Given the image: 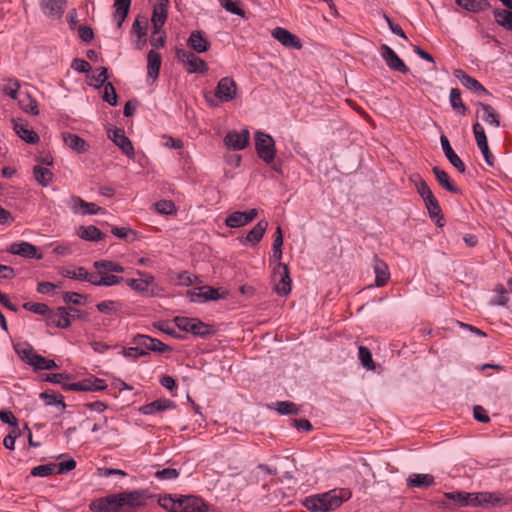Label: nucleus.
Masks as SVG:
<instances>
[{
    "instance_id": "f257e3e1",
    "label": "nucleus",
    "mask_w": 512,
    "mask_h": 512,
    "mask_svg": "<svg viewBox=\"0 0 512 512\" xmlns=\"http://www.w3.org/2000/svg\"><path fill=\"white\" fill-rule=\"evenodd\" d=\"M351 496L352 493L348 489H333L306 497L303 500V506L312 512H330L339 508Z\"/></svg>"
},
{
    "instance_id": "f03ea898",
    "label": "nucleus",
    "mask_w": 512,
    "mask_h": 512,
    "mask_svg": "<svg viewBox=\"0 0 512 512\" xmlns=\"http://www.w3.org/2000/svg\"><path fill=\"white\" fill-rule=\"evenodd\" d=\"M159 505L170 512H207L208 505L196 496H180L174 498L172 495L160 497Z\"/></svg>"
},
{
    "instance_id": "7ed1b4c3",
    "label": "nucleus",
    "mask_w": 512,
    "mask_h": 512,
    "mask_svg": "<svg viewBox=\"0 0 512 512\" xmlns=\"http://www.w3.org/2000/svg\"><path fill=\"white\" fill-rule=\"evenodd\" d=\"M14 349L21 360L32 366L34 370H52L59 367L54 360L47 359L37 354L34 348L28 343L16 344Z\"/></svg>"
},
{
    "instance_id": "20e7f679",
    "label": "nucleus",
    "mask_w": 512,
    "mask_h": 512,
    "mask_svg": "<svg viewBox=\"0 0 512 512\" xmlns=\"http://www.w3.org/2000/svg\"><path fill=\"white\" fill-rule=\"evenodd\" d=\"M255 149L258 156L266 163L271 164L276 156L275 141L267 133H255Z\"/></svg>"
},
{
    "instance_id": "39448f33",
    "label": "nucleus",
    "mask_w": 512,
    "mask_h": 512,
    "mask_svg": "<svg viewBox=\"0 0 512 512\" xmlns=\"http://www.w3.org/2000/svg\"><path fill=\"white\" fill-rule=\"evenodd\" d=\"M199 291L188 290L186 292L187 297L191 302H206V301H217L225 299L227 292L220 288H214L211 286H202L198 288Z\"/></svg>"
},
{
    "instance_id": "423d86ee",
    "label": "nucleus",
    "mask_w": 512,
    "mask_h": 512,
    "mask_svg": "<svg viewBox=\"0 0 512 512\" xmlns=\"http://www.w3.org/2000/svg\"><path fill=\"white\" fill-rule=\"evenodd\" d=\"M121 501L123 499H120L119 493L110 494L93 500L89 504V509L93 512H120L123 510Z\"/></svg>"
},
{
    "instance_id": "0eeeda50",
    "label": "nucleus",
    "mask_w": 512,
    "mask_h": 512,
    "mask_svg": "<svg viewBox=\"0 0 512 512\" xmlns=\"http://www.w3.org/2000/svg\"><path fill=\"white\" fill-rule=\"evenodd\" d=\"M275 291L280 296H286L291 291V279L289 269L286 264L279 262L274 268Z\"/></svg>"
},
{
    "instance_id": "6e6552de",
    "label": "nucleus",
    "mask_w": 512,
    "mask_h": 512,
    "mask_svg": "<svg viewBox=\"0 0 512 512\" xmlns=\"http://www.w3.org/2000/svg\"><path fill=\"white\" fill-rule=\"evenodd\" d=\"M132 343L135 345L134 347L125 348L122 351V354L130 358L132 356V352H135V357H141L148 354L149 351H152L153 338L143 334H137L133 337Z\"/></svg>"
},
{
    "instance_id": "1a4fd4ad",
    "label": "nucleus",
    "mask_w": 512,
    "mask_h": 512,
    "mask_svg": "<svg viewBox=\"0 0 512 512\" xmlns=\"http://www.w3.org/2000/svg\"><path fill=\"white\" fill-rule=\"evenodd\" d=\"M238 86L231 77L221 78L215 88V97L222 102H230L237 96Z\"/></svg>"
},
{
    "instance_id": "9d476101",
    "label": "nucleus",
    "mask_w": 512,
    "mask_h": 512,
    "mask_svg": "<svg viewBox=\"0 0 512 512\" xmlns=\"http://www.w3.org/2000/svg\"><path fill=\"white\" fill-rule=\"evenodd\" d=\"M123 510L125 508H139L145 506L149 498V494L146 490H134L128 492L119 493Z\"/></svg>"
},
{
    "instance_id": "9b49d317",
    "label": "nucleus",
    "mask_w": 512,
    "mask_h": 512,
    "mask_svg": "<svg viewBox=\"0 0 512 512\" xmlns=\"http://www.w3.org/2000/svg\"><path fill=\"white\" fill-rule=\"evenodd\" d=\"M258 216V210L252 208L248 211H235L225 219V225L229 228H239L252 222Z\"/></svg>"
},
{
    "instance_id": "f8f14e48",
    "label": "nucleus",
    "mask_w": 512,
    "mask_h": 512,
    "mask_svg": "<svg viewBox=\"0 0 512 512\" xmlns=\"http://www.w3.org/2000/svg\"><path fill=\"white\" fill-rule=\"evenodd\" d=\"M381 55L390 69L402 74H408L410 72V69L403 60L388 45L383 44L381 46Z\"/></svg>"
},
{
    "instance_id": "ddd939ff",
    "label": "nucleus",
    "mask_w": 512,
    "mask_h": 512,
    "mask_svg": "<svg viewBox=\"0 0 512 512\" xmlns=\"http://www.w3.org/2000/svg\"><path fill=\"white\" fill-rule=\"evenodd\" d=\"M108 137L113 143L118 146L121 151L129 158H133L135 155L134 147L130 139L125 135V132L121 128H115L108 130Z\"/></svg>"
},
{
    "instance_id": "4468645a",
    "label": "nucleus",
    "mask_w": 512,
    "mask_h": 512,
    "mask_svg": "<svg viewBox=\"0 0 512 512\" xmlns=\"http://www.w3.org/2000/svg\"><path fill=\"white\" fill-rule=\"evenodd\" d=\"M47 326H54L57 328H68L71 326L70 312L67 307H58L56 310H49L46 316Z\"/></svg>"
},
{
    "instance_id": "2eb2a0df",
    "label": "nucleus",
    "mask_w": 512,
    "mask_h": 512,
    "mask_svg": "<svg viewBox=\"0 0 512 512\" xmlns=\"http://www.w3.org/2000/svg\"><path fill=\"white\" fill-rule=\"evenodd\" d=\"M8 252L28 259L40 260L43 258L42 253L38 252V248L35 245L25 241L12 243L8 248Z\"/></svg>"
},
{
    "instance_id": "dca6fc26",
    "label": "nucleus",
    "mask_w": 512,
    "mask_h": 512,
    "mask_svg": "<svg viewBox=\"0 0 512 512\" xmlns=\"http://www.w3.org/2000/svg\"><path fill=\"white\" fill-rule=\"evenodd\" d=\"M453 75L455 76V78H457L460 81V83L464 87H466L467 89L476 93L477 95H479V96L489 95L488 90L477 79L466 74L463 70L455 69L453 71Z\"/></svg>"
},
{
    "instance_id": "f3484780",
    "label": "nucleus",
    "mask_w": 512,
    "mask_h": 512,
    "mask_svg": "<svg viewBox=\"0 0 512 512\" xmlns=\"http://www.w3.org/2000/svg\"><path fill=\"white\" fill-rule=\"evenodd\" d=\"M250 139V133L247 129L241 131H230L224 138L225 145L233 150L244 149Z\"/></svg>"
},
{
    "instance_id": "a211bd4d",
    "label": "nucleus",
    "mask_w": 512,
    "mask_h": 512,
    "mask_svg": "<svg viewBox=\"0 0 512 512\" xmlns=\"http://www.w3.org/2000/svg\"><path fill=\"white\" fill-rule=\"evenodd\" d=\"M476 117L487 125L498 128L500 126L499 113L489 104L479 102L477 104Z\"/></svg>"
},
{
    "instance_id": "6ab92c4d",
    "label": "nucleus",
    "mask_w": 512,
    "mask_h": 512,
    "mask_svg": "<svg viewBox=\"0 0 512 512\" xmlns=\"http://www.w3.org/2000/svg\"><path fill=\"white\" fill-rule=\"evenodd\" d=\"M466 501L464 506H486L495 505L500 502V499L493 493L479 492V493H467Z\"/></svg>"
},
{
    "instance_id": "aec40b11",
    "label": "nucleus",
    "mask_w": 512,
    "mask_h": 512,
    "mask_svg": "<svg viewBox=\"0 0 512 512\" xmlns=\"http://www.w3.org/2000/svg\"><path fill=\"white\" fill-rule=\"evenodd\" d=\"M272 36L287 48L301 49L302 43L298 36L285 28L276 27L272 31Z\"/></svg>"
},
{
    "instance_id": "412c9836",
    "label": "nucleus",
    "mask_w": 512,
    "mask_h": 512,
    "mask_svg": "<svg viewBox=\"0 0 512 512\" xmlns=\"http://www.w3.org/2000/svg\"><path fill=\"white\" fill-rule=\"evenodd\" d=\"M39 4L45 16L59 19L65 11L66 0H40Z\"/></svg>"
},
{
    "instance_id": "4be33fe9",
    "label": "nucleus",
    "mask_w": 512,
    "mask_h": 512,
    "mask_svg": "<svg viewBox=\"0 0 512 512\" xmlns=\"http://www.w3.org/2000/svg\"><path fill=\"white\" fill-rule=\"evenodd\" d=\"M440 143L441 147L443 149V152L448 159V161L451 163L452 166H454L460 173L466 172V167L463 163V161L460 159V157L454 152L452 149L450 142L448 138L442 134L440 137Z\"/></svg>"
},
{
    "instance_id": "5701e85b",
    "label": "nucleus",
    "mask_w": 512,
    "mask_h": 512,
    "mask_svg": "<svg viewBox=\"0 0 512 512\" xmlns=\"http://www.w3.org/2000/svg\"><path fill=\"white\" fill-rule=\"evenodd\" d=\"M187 45L196 53H204L209 50L211 44L202 31L195 30L191 32Z\"/></svg>"
},
{
    "instance_id": "b1692460",
    "label": "nucleus",
    "mask_w": 512,
    "mask_h": 512,
    "mask_svg": "<svg viewBox=\"0 0 512 512\" xmlns=\"http://www.w3.org/2000/svg\"><path fill=\"white\" fill-rule=\"evenodd\" d=\"M373 269L375 273V285L377 287L384 286L390 279V272L387 264L378 256H373Z\"/></svg>"
},
{
    "instance_id": "393cba45",
    "label": "nucleus",
    "mask_w": 512,
    "mask_h": 512,
    "mask_svg": "<svg viewBox=\"0 0 512 512\" xmlns=\"http://www.w3.org/2000/svg\"><path fill=\"white\" fill-rule=\"evenodd\" d=\"M70 208L74 212H80L82 215H94L102 210V208L95 203L86 202L77 196L71 197Z\"/></svg>"
},
{
    "instance_id": "a878e982",
    "label": "nucleus",
    "mask_w": 512,
    "mask_h": 512,
    "mask_svg": "<svg viewBox=\"0 0 512 512\" xmlns=\"http://www.w3.org/2000/svg\"><path fill=\"white\" fill-rule=\"evenodd\" d=\"M175 407L173 401L165 398L156 399L155 401L145 404L139 408V411L144 415H153L158 412Z\"/></svg>"
},
{
    "instance_id": "bb28decb",
    "label": "nucleus",
    "mask_w": 512,
    "mask_h": 512,
    "mask_svg": "<svg viewBox=\"0 0 512 512\" xmlns=\"http://www.w3.org/2000/svg\"><path fill=\"white\" fill-rule=\"evenodd\" d=\"M62 138L64 144L77 153H86L89 150V144L76 134L65 132Z\"/></svg>"
},
{
    "instance_id": "cd10ccee",
    "label": "nucleus",
    "mask_w": 512,
    "mask_h": 512,
    "mask_svg": "<svg viewBox=\"0 0 512 512\" xmlns=\"http://www.w3.org/2000/svg\"><path fill=\"white\" fill-rule=\"evenodd\" d=\"M434 483L435 479L431 474L413 473L406 479L409 488H428Z\"/></svg>"
},
{
    "instance_id": "c85d7f7f",
    "label": "nucleus",
    "mask_w": 512,
    "mask_h": 512,
    "mask_svg": "<svg viewBox=\"0 0 512 512\" xmlns=\"http://www.w3.org/2000/svg\"><path fill=\"white\" fill-rule=\"evenodd\" d=\"M161 68V56L155 50H150L147 54V76L155 81Z\"/></svg>"
},
{
    "instance_id": "c756f323",
    "label": "nucleus",
    "mask_w": 512,
    "mask_h": 512,
    "mask_svg": "<svg viewBox=\"0 0 512 512\" xmlns=\"http://www.w3.org/2000/svg\"><path fill=\"white\" fill-rule=\"evenodd\" d=\"M433 174L435 175L438 183L447 191L454 193V194H460L461 190L454 185V183L450 180L448 174L439 168L438 166L433 167L432 169Z\"/></svg>"
},
{
    "instance_id": "7c9ffc66",
    "label": "nucleus",
    "mask_w": 512,
    "mask_h": 512,
    "mask_svg": "<svg viewBox=\"0 0 512 512\" xmlns=\"http://www.w3.org/2000/svg\"><path fill=\"white\" fill-rule=\"evenodd\" d=\"M14 130L16 134L26 143L36 144L39 142L40 138L38 134L34 130L29 129L26 124L15 123Z\"/></svg>"
},
{
    "instance_id": "2f4dec72",
    "label": "nucleus",
    "mask_w": 512,
    "mask_h": 512,
    "mask_svg": "<svg viewBox=\"0 0 512 512\" xmlns=\"http://www.w3.org/2000/svg\"><path fill=\"white\" fill-rule=\"evenodd\" d=\"M123 280L122 277L108 274L105 271H98L94 273L93 285L95 286H114Z\"/></svg>"
},
{
    "instance_id": "473e14b6",
    "label": "nucleus",
    "mask_w": 512,
    "mask_h": 512,
    "mask_svg": "<svg viewBox=\"0 0 512 512\" xmlns=\"http://www.w3.org/2000/svg\"><path fill=\"white\" fill-rule=\"evenodd\" d=\"M131 5V0H115L114 2V18L117 21V27L121 28L125 21Z\"/></svg>"
},
{
    "instance_id": "72a5a7b5",
    "label": "nucleus",
    "mask_w": 512,
    "mask_h": 512,
    "mask_svg": "<svg viewBox=\"0 0 512 512\" xmlns=\"http://www.w3.org/2000/svg\"><path fill=\"white\" fill-rule=\"evenodd\" d=\"M268 228L266 220H260L246 235V242L255 245L259 243Z\"/></svg>"
},
{
    "instance_id": "f704fd0d",
    "label": "nucleus",
    "mask_w": 512,
    "mask_h": 512,
    "mask_svg": "<svg viewBox=\"0 0 512 512\" xmlns=\"http://www.w3.org/2000/svg\"><path fill=\"white\" fill-rule=\"evenodd\" d=\"M456 3L463 9L473 13H479L490 7L488 0H456Z\"/></svg>"
},
{
    "instance_id": "c9c22d12",
    "label": "nucleus",
    "mask_w": 512,
    "mask_h": 512,
    "mask_svg": "<svg viewBox=\"0 0 512 512\" xmlns=\"http://www.w3.org/2000/svg\"><path fill=\"white\" fill-rule=\"evenodd\" d=\"M78 235L81 239L86 241H100L104 239L105 235L94 225L81 226Z\"/></svg>"
},
{
    "instance_id": "e433bc0d",
    "label": "nucleus",
    "mask_w": 512,
    "mask_h": 512,
    "mask_svg": "<svg viewBox=\"0 0 512 512\" xmlns=\"http://www.w3.org/2000/svg\"><path fill=\"white\" fill-rule=\"evenodd\" d=\"M33 174L35 180L43 187H47L53 180V173L41 165H36L33 168Z\"/></svg>"
},
{
    "instance_id": "4c0bfd02",
    "label": "nucleus",
    "mask_w": 512,
    "mask_h": 512,
    "mask_svg": "<svg viewBox=\"0 0 512 512\" xmlns=\"http://www.w3.org/2000/svg\"><path fill=\"white\" fill-rule=\"evenodd\" d=\"M154 277L151 275H146L144 279H128L126 280V284L131 287L133 290L140 292V293H146L149 292V285L153 283Z\"/></svg>"
},
{
    "instance_id": "58836bf2",
    "label": "nucleus",
    "mask_w": 512,
    "mask_h": 512,
    "mask_svg": "<svg viewBox=\"0 0 512 512\" xmlns=\"http://www.w3.org/2000/svg\"><path fill=\"white\" fill-rule=\"evenodd\" d=\"M62 275L70 279L87 281L93 285L94 273L87 272L83 267H78L76 270L66 269Z\"/></svg>"
},
{
    "instance_id": "ea45409f",
    "label": "nucleus",
    "mask_w": 512,
    "mask_h": 512,
    "mask_svg": "<svg viewBox=\"0 0 512 512\" xmlns=\"http://www.w3.org/2000/svg\"><path fill=\"white\" fill-rule=\"evenodd\" d=\"M19 105L27 113L32 115H38L39 113L37 101L28 93L20 94Z\"/></svg>"
},
{
    "instance_id": "a19ab883",
    "label": "nucleus",
    "mask_w": 512,
    "mask_h": 512,
    "mask_svg": "<svg viewBox=\"0 0 512 512\" xmlns=\"http://www.w3.org/2000/svg\"><path fill=\"white\" fill-rule=\"evenodd\" d=\"M449 101L453 110L458 111L461 115H465L467 108L461 99V91L458 88L450 90Z\"/></svg>"
},
{
    "instance_id": "79ce46f5",
    "label": "nucleus",
    "mask_w": 512,
    "mask_h": 512,
    "mask_svg": "<svg viewBox=\"0 0 512 512\" xmlns=\"http://www.w3.org/2000/svg\"><path fill=\"white\" fill-rule=\"evenodd\" d=\"M94 267L97 269V271H105L107 272H116V273H123L124 267L120 264L109 261V260H99L94 262Z\"/></svg>"
},
{
    "instance_id": "37998d69",
    "label": "nucleus",
    "mask_w": 512,
    "mask_h": 512,
    "mask_svg": "<svg viewBox=\"0 0 512 512\" xmlns=\"http://www.w3.org/2000/svg\"><path fill=\"white\" fill-rule=\"evenodd\" d=\"M40 397L45 401L46 405H58L62 410H65L66 404L64 403L63 396L53 391H45L40 394Z\"/></svg>"
},
{
    "instance_id": "c03bdc74",
    "label": "nucleus",
    "mask_w": 512,
    "mask_h": 512,
    "mask_svg": "<svg viewBox=\"0 0 512 512\" xmlns=\"http://www.w3.org/2000/svg\"><path fill=\"white\" fill-rule=\"evenodd\" d=\"M494 16L496 22L504 27L505 29L509 30L512 29V12L509 10H495Z\"/></svg>"
},
{
    "instance_id": "a18cd8bd",
    "label": "nucleus",
    "mask_w": 512,
    "mask_h": 512,
    "mask_svg": "<svg viewBox=\"0 0 512 512\" xmlns=\"http://www.w3.org/2000/svg\"><path fill=\"white\" fill-rule=\"evenodd\" d=\"M494 16L496 22L504 27L505 29L509 30L512 29V12L509 10H495Z\"/></svg>"
},
{
    "instance_id": "49530a36",
    "label": "nucleus",
    "mask_w": 512,
    "mask_h": 512,
    "mask_svg": "<svg viewBox=\"0 0 512 512\" xmlns=\"http://www.w3.org/2000/svg\"><path fill=\"white\" fill-rule=\"evenodd\" d=\"M190 328V333H192L195 336L206 337L211 334L209 325L195 318H192Z\"/></svg>"
},
{
    "instance_id": "de8ad7c7",
    "label": "nucleus",
    "mask_w": 512,
    "mask_h": 512,
    "mask_svg": "<svg viewBox=\"0 0 512 512\" xmlns=\"http://www.w3.org/2000/svg\"><path fill=\"white\" fill-rule=\"evenodd\" d=\"M220 5L231 14L245 17V11L239 6V0H219Z\"/></svg>"
},
{
    "instance_id": "09e8293b",
    "label": "nucleus",
    "mask_w": 512,
    "mask_h": 512,
    "mask_svg": "<svg viewBox=\"0 0 512 512\" xmlns=\"http://www.w3.org/2000/svg\"><path fill=\"white\" fill-rule=\"evenodd\" d=\"M167 20V5L165 3H157L153 7L151 22L164 23Z\"/></svg>"
},
{
    "instance_id": "8fccbe9b",
    "label": "nucleus",
    "mask_w": 512,
    "mask_h": 512,
    "mask_svg": "<svg viewBox=\"0 0 512 512\" xmlns=\"http://www.w3.org/2000/svg\"><path fill=\"white\" fill-rule=\"evenodd\" d=\"M186 70L188 73H204L208 70L207 63L201 58L194 55L191 62H189L186 66Z\"/></svg>"
},
{
    "instance_id": "3c124183",
    "label": "nucleus",
    "mask_w": 512,
    "mask_h": 512,
    "mask_svg": "<svg viewBox=\"0 0 512 512\" xmlns=\"http://www.w3.org/2000/svg\"><path fill=\"white\" fill-rule=\"evenodd\" d=\"M56 468L55 463L43 464L32 468L30 474L35 477H47L54 474Z\"/></svg>"
},
{
    "instance_id": "603ef678",
    "label": "nucleus",
    "mask_w": 512,
    "mask_h": 512,
    "mask_svg": "<svg viewBox=\"0 0 512 512\" xmlns=\"http://www.w3.org/2000/svg\"><path fill=\"white\" fill-rule=\"evenodd\" d=\"M147 27L148 22L146 17L138 16L132 25V32L135 33L139 39H142L147 35Z\"/></svg>"
},
{
    "instance_id": "864d4df0",
    "label": "nucleus",
    "mask_w": 512,
    "mask_h": 512,
    "mask_svg": "<svg viewBox=\"0 0 512 512\" xmlns=\"http://www.w3.org/2000/svg\"><path fill=\"white\" fill-rule=\"evenodd\" d=\"M358 357H359L361 364L365 368H367L369 370H373L375 368L371 351L367 347H365V346L359 347Z\"/></svg>"
},
{
    "instance_id": "5fc2aeb1",
    "label": "nucleus",
    "mask_w": 512,
    "mask_h": 512,
    "mask_svg": "<svg viewBox=\"0 0 512 512\" xmlns=\"http://www.w3.org/2000/svg\"><path fill=\"white\" fill-rule=\"evenodd\" d=\"M276 410L282 415H297L300 409L290 401H279Z\"/></svg>"
},
{
    "instance_id": "6e6d98bb",
    "label": "nucleus",
    "mask_w": 512,
    "mask_h": 512,
    "mask_svg": "<svg viewBox=\"0 0 512 512\" xmlns=\"http://www.w3.org/2000/svg\"><path fill=\"white\" fill-rule=\"evenodd\" d=\"M495 291L496 296L491 300L490 304L494 306H506L509 302L507 290L502 285H498Z\"/></svg>"
},
{
    "instance_id": "4d7b16f0",
    "label": "nucleus",
    "mask_w": 512,
    "mask_h": 512,
    "mask_svg": "<svg viewBox=\"0 0 512 512\" xmlns=\"http://www.w3.org/2000/svg\"><path fill=\"white\" fill-rule=\"evenodd\" d=\"M154 208L163 215H170L176 211L175 204L171 200H160L154 204Z\"/></svg>"
},
{
    "instance_id": "13d9d810",
    "label": "nucleus",
    "mask_w": 512,
    "mask_h": 512,
    "mask_svg": "<svg viewBox=\"0 0 512 512\" xmlns=\"http://www.w3.org/2000/svg\"><path fill=\"white\" fill-rule=\"evenodd\" d=\"M23 308L27 311H30V312L38 314V315H43L45 317L47 316V314L49 313V310H50V308L44 303H31V302L24 303Z\"/></svg>"
},
{
    "instance_id": "bf43d9fd",
    "label": "nucleus",
    "mask_w": 512,
    "mask_h": 512,
    "mask_svg": "<svg viewBox=\"0 0 512 512\" xmlns=\"http://www.w3.org/2000/svg\"><path fill=\"white\" fill-rule=\"evenodd\" d=\"M103 100L109 103L111 106L117 105V94L112 83L107 82L104 85Z\"/></svg>"
},
{
    "instance_id": "052dcab7",
    "label": "nucleus",
    "mask_w": 512,
    "mask_h": 512,
    "mask_svg": "<svg viewBox=\"0 0 512 512\" xmlns=\"http://www.w3.org/2000/svg\"><path fill=\"white\" fill-rule=\"evenodd\" d=\"M20 84L18 80L10 79L4 86L3 92L12 99H17Z\"/></svg>"
},
{
    "instance_id": "680f3d73",
    "label": "nucleus",
    "mask_w": 512,
    "mask_h": 512,
    "mask_svg": "<svg viewBox=\"0 0 512 512\" xmlns=\"http://www.w3.org/2000/svg\"><path fill=\"white\" fill-rule=\"evenodd\" d=\"M98 70L99 73L91 77V81L93 82H91L90 85H94L95 88H100L101 86L105 85L108 78L107 68L100 67Z\"/></svg>"
},
{
    "instance_id": "e2e57ef3",
    "label": "nucleus",
    "mask_w": 512,
    "mask_h": 512,
    "mask_svg": "<svg viewBox=\"0 0 512 512\" xmlns=\"http://www.w3.org/2000/svg\"><path fill=\"white\" fill-rule=\"evenodd\" d=\"M179 476V472L175 468H164L155 473V477L160 480H174Z\"/></svg>"
},
{
    "instance_id": "0e129e2a",
    "label": "nucleus",
    "mask_w": 512,
    "mask_h": 512,
    "mask_svg": "<svg viewBox=\"0 0 512 512\" xmlns=\"http://www.w3.org/2000/svg\"><path fill=\"white\" fill-rule=\"evenodd\" d=\"M87 379V391H102L107 388V384L103 379L100 378H86Z\"/></svg>"
},
{
    "instance_id": "69168bd1",
    "label": "nucleus",
    "mask_w": 512,
    "mask_h": 512,
    "mask_svg": "<svg viewBox=\"0 0 512 512\" xmlns=\"http://www.w3.org/2000/svg\"><path fill=\"white\" fill-rule=\"evenodd\" d=\"M473 134L477 143V146L487 142L485 130L479 122L473 124Z\"/></svg>"
},
{
    "instance_id": "338daca9",
    "label": "nucleus",
    "mask_w": 512,
    "mask_h": 512,
    "mask_svg": "<svg viewBox=\"0 0 512 512\" xmlns=\"http://www.w3.org/2000/svg\"><path fill=\"white\" fill-rule=\"evenodd\" d=\"M85 296L77 293V292H65L63 294V300L65 303H72L74 305H84V302L82 299H84Z\"/></svg>"
},
{
    "instance_id": "774afa93",
    "label": "nucleus",
    "mask_w": 512,
    "mask_h": 512,
    "mask_svg": "<svg viewBox=\"0 0 512 512\" xmlns=\"http://www.w3.org/2000/svg\"><path fill=\"white\" fill-rule=\"evenodd\" d=\"M430 218L435 222L438 227L444 226V216L442 214V210L440 205L438 204L436 207H433L428 211Z\"/></svg>"
}]
</instances>
